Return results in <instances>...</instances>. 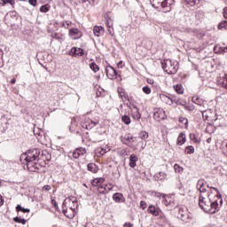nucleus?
I'll return each mask as SVG.
<instances>
[{"label": "nucleus", "mask_w": 227, "mask_h": 227, "mask_svg": "<svg viewBox=\"0 0 227 227\" xmlns=\"http://www.w3.org/2000/svg\"><path fill=\"white\" fill-rule=\"evenodd\" d=\"M221 202H219V199L212 201V199L207 200L205 196L200 195L199 197V207L201 210L205 211L207 214H215L219 212V207H221Z\"/></svg>", "instance_id": "obj_3"}, {"label": "nucleus", "mask_w": 227, "mask_h": 227, "mask_svg": "<svg viewBox=\"0 0 227 227\" xmlns=\"http://www.w3.org/2000/svg\"><path fill=\"white\" fill-rule=\"evenodd\" d=\"M95 153L98 157H102V155H106V150L102 147H98Z\"/></svg>", "instance_id": "obj_34"}, {"label": "nucleus", "mask_w": 227, "mask_h": 227, "mask_svg": "<svg viewBox=\"0 0 227 227\" xmlns=\"http://www.w3.org/2000/svg\"><path fill=\"white\" fill-rule=\"evenodd\" d=\"M69 55L73 56V58H77V56H84V50L82 48L73 47L69 51Z\"/></svg>", "instance_id": "obj_14"}, {"label": "nucleus", "mask_w": 227, "mask_h": 227, "mask_svg": "<svg viewBox=\"0 0 227 227\" xmlns=\"http://www.w3.org/2000/svg\"><path fill=\"white\" fill-rule=\"evenodd\" d=\"M90 70H92V72H94V74H97V72H98V70H100V67L95 62H92L90 64Z\"/></svg>", "instance_id": "obj_35"}, {"label": "nucleus", "mask_w": 227, "mask_h": 227, "mask_svg": "<svg viewBox=\"0 0 227 227\" xmlns=\"http://www.w3.org/2000/svg\"><path fill=\"white\" fill-rule=\"evenodd\" d=\"M98 122L93 121L91 119H86L84 122L82 123V129H86L87 130H91L93 127H97Z\"/></svg>", "instance_id": "obj_12"}, {"label": "nucleus", "mask_w": 227, "mask_h": 227, "mask_svg": "<svg viewBox=\"0 0 227 227\" xmlns=\"http://www.w3.org/2000/svg\"><path fill=\"white\" fill-rule=\"evenodd\" d=\"M218 85L221 86L222 88H225L227 90V74H225L223 77H220L217 80Z\"/></svg>", "instance_id": "obj_21"}, {"label": "nucleus", "mask_w": 227, "mask_h": 227, "mask_svg": "<svg viewBox=\"0 0 227 227\" xmlns=\"http://www.w3.org/2000/svg\"><path fill=\"white\" fill-rule=\"evenodd\" d=\"M129 109L133 120H137V121L138 120H141V114L139 113V108H137L136 105L129 106Z\"/></svg>", "instance_id": "obj_11"}, {"label": "nucleus", "mask_w": 227, "mask_h": 227, "mask_svg": "<svg viewBox=\"0 0 227 227\" xmlns=\"http://www.w3.org/2000/svg\"><path fill=\"white\" fill-rule=\"evenodd\" d=\"M69 35L71 36H75V35H77L78 37H74V39H76V38H79L81 36L80 35H81V31L79 29H77V28H72V29L69 30Z\"/></svg>", "instance_id": "obj_33"}, {"label": "nucleus", "mask_w": 227, "mask_h": 227, "mask_svg": "<svg viewBox=\"0 0 227 227\" xmlns=\"http://www.w3.org/2000/svg\"><path fill=\"white\" fill-rule=\"evenodd\" d=\"M28 3L31 4V6H36V4H38L37 0H28Z\"/></svg>", "instance_id": "obj_51"}, {"label": "nucleus", "mask_w": 227, "mask_h": 227, "mask_svg": "<svg viewBox=\"0 0 227 227\" xmlns=\"http://www.w3.org/2000/svg\"><path fill=\"white\" fill-rule=\"evenodd\" d=\"M190 139L193 141L194 143H200V139L196 137V135L194 133L190 134Z\"/></svg>", "instance_id": "obj_47"}, {"label": "nucleus", "mask_w": 227, "mask_h": 227, "mask_svg": "<svg viewBox=\"0 0 227 227\" xmlns=\"http://www.w3.org/2000/svg\"><path fill=\"white\" fill-rule=\"evenodd\" d=\"M153 116H154V120H157V121L166 120V112L162 108H156L154 110Z\"/></svg>", "instance_id": "obj_10"}, {"label": "nucleus", "mask_w": 227, "mask_h": 227, "mask_svg": "<svg viewBox=\"0 0 227 227\" xmlns=\"http://www.w3.org/2000/svg\"><path fill=\"white\" fill-rule=\"evenodd\" d=\"M160 100H162V102H165V104H168V106H171V104H173V99L164 94L160 95Z\"/></svg>", "instance_id": "obj_26"}, {"label": "nucleus", "mask_w": 227, "mask_h": 227, "mask_svg": "<svg viewBox=\"0 0 227 227\" xmlns=\"http://www.w3.org/2000/svg\"><path fill=\"white\" fill-rule=\"evenodd\" d=\"M113 200L115 203H125V197L122 193L116 192L113 195Z\"/></svg>", "instance_id": "obj_18"}, {"label": "nucleus", "mask_w": 227, "mask_h": 227, "mask_svg": "<svg viewBox=\"0 0 227 227\" xmlns=\"http://www.w3.org/2000/svg\"><path fill=\"white\" fill-rule=\"evenodd\" d=\"M72 24V22L70 21H64L60 23V26H62V27H65L66 29H68V27H70V25Z\"/></svg>", "instance_id": "obj_48"}, {"label": "nucleus", "mask_w": 227, "mask_h": 227, "mask_svg": "<svg viewBox=\"0 0 227 227\" xmlns=\"http://www.w3.org/2000/svg\"><path fill=\"white\" fill-rule=\"evenodd\" d=\"M106 191H108V192H107V194H108V192H109L110 191H113V185L110 184V185L108 186V185L106 184Z\"/></svg>", "instance_id": "obj_54"}, {"label": "nucleus", "mask_w": 227, "mask_h": 227, "mask_svg": "<svg viewBox=\"0 0 227 227\" xmlns=\"http://www.w3.org/2000/svg\"><path fill=\"white\" fill-rule=\"evenodd\" d=\"M62 212L67 219H74L75 214L79 212V202L77 198L71 196L66 198L62 204Z\"/></svg>", "instance_id": "obj_2"}, {"label": "nucleus", "mask_w": 227, "mask_h": 227, "mask_svg": "<svg viewBox=\"0 0 227 227\" xmlns=\"http://www.w3.org/2000/svg\"><path fill=\"white\" fill-rule=\"evenodd\" d=\"M138 137L140 139H142V141L137 142V145H141V150L140 151L145 150V148H146V140L149 137L148 132H146V131H140L138 133ZM143 141H145V143H144Z\"/></svg>", "instance_id": "obj_9"}, {"label": "nucleus", "mask_w": 227, "mask_h": 227, "mask_svg": "<svg viewBox=\"0 0 227 227\" xmlns=\"http://www.w3.org/2000/svg\"><path fill=\"white\" fill-rule=\"evenodd\" d=\"M136 137H133L130 135V133H129L124 135L121 140L123 145H126L129 148H133V150H137V148H136V145H134V143H136Z\"/></svg>", "instance_id": "obj_6"}, {"label": "nucleus", "mask_w": 227, "mask_h": 227, "mask_svg": "<svg viewBox=\"0 0 227 227\" xmlns=\"http://www.w3.org/2000/svg\"><path fill=\"white\" fill-rule=\"evenodd\" d=\"M84 154H86V149L82 147L77 148L73 152L74 159H79L81 155H84Z\"/></svg>", "instance_id": "obj_17"}, {"label": "nucleus", "mask_w": 227, "mask_h": 227, "mask_svg": "<svg viewBox=\"0 0 227 227\" xmlns=\"http://www.w3.org/2000/svg\"><path fill=\"white\" fill-rule=\"evenodd\" d=\"M179 215L182 221H187V219H189V212L187 211V207L179 208Z\"/></svg>", "instance_id": "obj_15"}, {"label": "nucleus", "mask_w": 227, "mask_h": 227, "mask_svg": "<svg viewBox=\"0 0 227 227\" xmlns=\"http://www.w3.org/2000/svg\"><path fill=\"white\" fill-rule=\"evenodd\" d=\"M223 17L224 19H227V8H225L223 11Z\"/></svg>", "instance_id": "obj_60"}, {"label": "nucleus", "mask_w": 227, "mask_h": 227, "mask_svg": "<svg viewBox=\"0 0 227 227\" xmlns=\"http://www.w3.org/2000/svg\"><path fill=\"white\" fill-rule=\"evenodd\" d=\"M52 156L47 151H41L40 149H30L27 153H22L20 157L21 164H26L28 171L36 173L42 168L39 160L43 162H51Z\"/></svg>", "instance_id": "obj_1"}, {"label": "nucleus", "mask_w": 227, "mask_h": 227, "mask_svg": "<svg viewBox=\"0 0 227 227\" xmlns=\"http://www.w3.org/2000/svg\"><path fill=\"white\" fill-rule=\"evenodd\" d=\"M161 68L168 74L172 75L173 74H176L178 72V62L173 61L169 59H164L161 61Z\"/></svg>", "instance_id": "obj_4"}, {"label": "nucleus", "mask_w": 227, "mask_h": 227, "mask_svg": "<svg viewBox=\"0 0 227 227\" xmlns=\"http://www.w3.org/2000/svg\"><path fill=\"white\" fill-rule=\"evenodd\" d=\"M163 204L170 208H176L178 207V201L175 200L171 197H168L163 200Z\"/></svg>", "instance_id": "obj_13"}, {"label": "nucleus", "mask_w": 227, "mask_h": 227, "mask_svg": "<svg viewBox=\"0 0 227 227\" xmlns=\"http://www.w3.org/2000/svg\"><path fill=\"white\" fill-rule=\"evenodd\" d=\"M148 84H153V79H147Z\"/></svg>", "instance_id": "obj_61"}, {"label": "nucleus", "mask_w": 227, "mask_h": 227, "mask_svg": "<svg viewBox=\"0 0 227 227\" xmlns=\"http://www.w3.org/2000/svg\"><path fill=\"white\" fill-rule=\"evenodd\" d=\"M207 189H209L210 192ZM199 191L200 192V196H204V198L207 197L208 198V200H210V192H212V191H215L216 199L219 200L220 205H223V197L221 196V192H219V190H217V188L209 187V185L207 184V186H204V188H201Z\"/></svg>", "instance_id": "obj_5"}, {"label": "nucleus", "mask_w": 227, "mask_h": 227, "mask_svg": "<svg viewBox=\"0 0 227 227\" xmlns=\"http://www.w3.org/2000/svg\"><path fill=\"white\" fill-rule=\"evenodd\" d=\"M186 141L185 138V133H180L178 137H177V145H179L180 146H182V145H184Z\"/></svg>", "instance_id": "obj_27"}, {"label": "nucleus", "mask_w": 227, "mask_h": 227, "mask_svg": "<svg viewBox=\"0 0 227 227\" xmlns=\"http://www.w3.org/2000/svg\"><path fill=\"white\" fill-rule=\"evenodd\" d=\"M187 4H190V6H194V4H198L200 3V0H184Z\"/></svg>", "instance_id": "obj_45"}, {"label": "nucleus", "mask_w": 227, "mask_h": 227, "mask_svg": "<svg viewBox=\"0 0 227 227\" xmlns=\"http://www.w3.org/2000/svg\"><path fill=\"white\" fill-rule=\"evenodd\" d=\"M86 1H88V0H78V3L84 4V3H86Z\"/></svg>", "instance_id": "obj_64"}, {"label": "nucleus", "mask_w": 227, "mask_h": 227, "mask_svg": "<svg viewBox=\"0 0 227 227\" xmlns=\"http://www.w3.org/2000/svg\"><path fill=\"white\" fill-rule=\"evenodd\" d=\"M207 143H208V144L212 143V137H208V138L207 139Z\"/></svg>", "instance_id": "obj_63"}, {"label": "nucleus", "mask_w": 227, "mask_h": 227, "mask_svg": "<svg viewBox=\"0 0 227 227\" xmlns=\"http://www.w3.org/2000/svg\"><path fill=\"white\" fill-rule=\"evenodd\" d=\"M106 74L108 79H119L121 81V75L118 74V72H116V69L111 66H107L106 67Z\"/></svg>", "instance_id": "obj_8"}, {"label": "nucleus", "mask_w": 227, "mask_h": 227, "mask_svg": "<svg viewBox=\"0 0 227 227\" xmlns=\"http://www.w3.org/2000/svg\"><path fill=\"white\" fill-rule=\"evenodd\" d=\"M218 29H227V20L221 21L218 24Z\"/></svg>", "instance_id": "obj_42"}, {"label": "nucleus", "mask_w": 227, "mask_h": 227, "mask_svg": "<svg viewBox=\"0 0 227 227\" xmlns=\"http://www.w3.org/2000/svg\"><path fill=\"white\" fill-rule=\"evenodd\" d=\"M16 210L18 212H23V214H28V212H31V210L29 208H24L20 205H17Z\"/></svg>", "instance_id": "obj_37"}, {"label": "nucleus", "mask_w": 227, "mask_h": 227, "mask_svg": "<svg viewBox=\"0 0 227 227\" xmlns=\"http://www.w3.org/2000/svg\"><path fill=\"white\" fill-rule=\"evenodd\" d=\"M106 27H107V28L108 27H113V24L111 23V21L106 20Z\"/></svg>", "instance_id": "obj_56"}, {"label": "nucleus", "mask_w": 227, "mask_h": 227, "mask_svg": "<svg viewBox=\"0 0 227 227\" xmlns=\"http://www.w3.org/2000/svg\"><path fill=\"white\" fill-rule=\"evenodd\" d=\"M123 227H132V223H125Z\"/></svg>", "instance_id": "obj_58"}, {"label": "nucleus", "mask_w": 227, "mask_h": 227, "mask_svg": "<svg viewBox=\"0 0 227 227\" xmlns=\"http://www.w3.org/2000/svg\"><path fill=\"white\" fill-rule=\"evenodd\" d=\"M4 205V200H3V196L0 195V207H3Z\"/></svg>", "instance_id": "obj_55"}, {"label": "nucleus", "mask_w": 227, "mask_h": 227, "mask_svg": "<svg viewBox=\"0 0 227 227\" xmlns=\"http://www.w3.org/2000/svg\"><path fill=\"white\" fill-rule=\"evenodd\" d=\"M207 185H208V184H207V182L204 179H200L197 182V189H198V191H200V189H203Z\"/></svg>", "instance_id": "obj_31"}, {"label": "nucleus", "mask_w": 227, "mask_h": 227, "mask_svg": "<svg viewBox=\"0 0 227 227\" xmlns=\"http://www.w3.org/2000/svg\"><path fill=\"white\" fill-rule=\"evenodd\" d=\"M121 120L123 121V123H125V125H130V117L128 115H123L121 117Z\"/></svg>", "instance_id": "obj_40"}, {"label": "nucleus", "mask_w": 227, "mask_h": 227, "mask_svg": "<svg viewBox=\"0 0 227 227\" xmlns=\"http://www.w3.org/2000/svg\"><path fill=\"white\" fill-rule=\"evenodd\" d=\"M52 38H56L57 40H59V36H58V33L52 34Z\"/></svg>", "instance_id": "obj_59"}, {"label": "nucleus", "mask_w": 227, "mask_h": 227, "mask_svg": "<svg viewBox=\"0 0 227 227\" xmlns=\"http://www.w3.org/2000/svg\"><path fill=\"white\" fill-rule=\"evenodd\" d=\"M87 168L88 171H90V173H98V166L95 163H89Z\"/></svg>", "instance_id": "obj_24"}, {"label": "nucleus", "mask_w": 227, "mask_h": 227, "mask_svg": "<svg viewBox=\"0 0 227 227\" xmlns=\"http://www.w3.org/2000/svg\"><path fill=\"white\" fill-rule=\"evenodd\" d=\"M40 12L42 13H47V12H49V4H44V5L41 6Z\"/></svg>", "instance_id": "obj_44"}, {"label": "nucleus", "mask_w": 227, "mask_h": 227, "mask_svg": "<svg viewBox=\"0 0 227 227\" xmlns=\"http://www.w3.org/2000/svg\"><path fill=\"white\" fill-rule=\"evenodd\" d=\"M15 82H17V79L12 78V79L11 80V84H15Z\"/></svg>", "instance_id": "obj_62"}, {"label": "nucleus", "mask_w": 227, "mask_h": 227, "mask_svg": "<svg viewBox=\"0 0 227 227\" xmlns=\"http://www.w3.org/2000/svg\"><path fill=\"white\" fill-rule=\"evenodd\" d=\"M140 207L143 210H145L148 205L146 204V202H145L144 200L140 201Z\"/></svg>", "instance_id": "obj_50"}, {"label": "nucleus", "mask_w": 227, "mask_h": 227, "mask_svg": "<svg viewBox=\"0 0 227 227\" xmlns=\"http://www.w3.org/2000/svg\"><path fill=\"white\" fill-rule=\"evenodd\" d=\"M192 101L193 102V104H196L197 106H200L201 107V106H203L205 104V101H203V99H201L200 97L195 96L192 98Z\"/></svg>", "instance_id": "obj_28"}, {"label": "nucleus", "mask_w": 227, "mask_h": 227, "mask_svg": "<svg viewBox=\"0 0 227 227\" xmlns=\"http://www.w3.org/2000/svg\"><path fill=\"white\" fill-rule=\"evenodd\" d=\"M117 154L120 156V157H127L129 155H130V150L127 149V148H124V149H119L117 151Z\"/></svg>", "instance_id": "obj_23"}, {"label": "nucleus", "mask_w": 227, "mask_h": 227, "mask_svg": "<svg viewBox=\"0 0 227 227\" xmlns=\"http://www.w3.org/2000/svg\"><path fill=\"white\" fill-rule=\"evenodd\" d=\"M184 152H185V153H188L189 155H191V153H194V146H192V145L186 146Z\"/></svg>", "instance_id": "obj_39"}, {"label": "nucleus", "mask_w": 227, "mask_h": 227, "mask_svg": "<svg viewBox=\"0 0 227 227\" xmlns=\"http://www.w3.org/2000/svg\"><path fill=\"white\" fill-rule=\"evenodd\" d=\"M151 4L153 8H155L156 10H159L160 12L162 0H151Z\"/></svg>", "instance_id": "obj_22"}, {"label": "nucleus", "mask_w": 227, "mask_h": 227, "mask_svg": "<svg viewBox=\"0 0 227 227\" xmlns=\"http://www.w3.org/2000/svg\"><path fill=\"white\" fill-rule=\"evenodd\" d=\"M137 160H139L137 155L134 153L130 154L129 163V168H136Z\"/></svg>", "instance_id": "obj_19"}, {"label": "nucleus", "mask_w": 227, "mask_h": 227, "mask_svg": "<svg viewBox=\"0 0 227 227\" xmlns=\"http://www.w3.org/2000/svg\"><path fill=\"white\" fill-rule=\"evenodd\" d=\"M107 185L106 184H101L98 187V192H99V194H107Z\"/></svg>", "instance_id": "obj_30"}, {"label": "nucleus", "mask_w": 227, "mask_h": 227, "mask_svg": "<svg viewBox=\"0 0 227 227\" xmlns=\"http://www.w3.org/2000/svg\"><path fill=\"white\" fill-rule=\"evenodd\" d=\"M168 175L165 172H159L154 175V179L156 182H162V180H166Z\"/></svg>", "instance_id": "obj_20"}, {"label": "nucleus", "mask_w": 227, "mask_h": 227, "mask_svg": "<svg viewBox=\"0 0 227 227\" xmlns=\"http://www.w3.org/2000/svg\"><path fill=\"white\" fill-rule=\"evenodd\" d=\"M5 4L13 6V4H15V0H0V6H5Z\"/></svg>", "instance_id": "obj_36"}, {"label": "nucleus", "mask_w": 227, "mask_h": 227, "mask_svg": "<svg viewBox=\"0 0 227 227\" xmlns=\"http://www.w3.org/2000/svg\"><path fill=\"white\" fill-rule=\"evenodd\" d=\"M107 29H108L109 35L113 36L114 35V29L113 28V27H108Z\"/></svg>", "instance_id": "obj_52"}, {"label": "nucleus", "mask_w": 227, "mask_h": 227, "mask_svg": "<svg viewBox=\"0 0 227 227\" xmlns=\"http://www.w3.org/2000/svg\"><path fill=\"white\" fill-rule=\"evenodd\" d=\"M13 221L14 223H18L19 224H26V223L27 222L26 219L20 218L19 216L14 217Z\"/></svg>", "instance_id": "obj_38"}, {"label": "nucleus", "mask_w": 227, "mask_h": 227, "mask_svg": "<svg viewBox=\"0 0 227 227\" xmlns=\"http://www.w3.org/2000/svg\"><path fill=\"white\" fill-rule=\"evenodd\" d=\"M104 182H106V179L99 177L92 180L91 184L94 187H100Z\"/></svg>", "instance_id": "obj_25"}, {"label": "nucleus", "mask_w": 227, "mask_h": 227, "mask_svg": "<svg viewBox=\"0 0 227 227\" xmlns=\"http://www.w3.org/2000/svg\"><path fill=\"white\" fill-rule=\"evenodd\" d=\"M148 214H152L154 217L160 215V209L157 208L155 206H149L147 208Z\"/></svg>", "instance_id": "obj_16"}, {"label": "nucleus", "mask_w": 227, "mask_h": 227, "mask_svg": "<svg viewBox=\"0 0 227 227\" xmlns=\"http://www.w3.org/2000/svg\"><path fill=\"white\" fill-rule=\"evenodd\" d=\"M174 90L178 95H184V86H182V84L174 85Z\"/></svg>", "instance_id": "obj_32"}, {"label": "nucleus", "mask_w": 227, "mask_h": 227, "mask_svg": "<svg viewBox=\"0 0 227 227\" xmlns=\"http://www.w3.org/2000/svg\"><path fill=\"white\" fill-rule=\"evenodd\" d=\"M179 122L184 123L185 127H189V120L185 117H179Z\"/></svg>", "instance_id": "obj_43"}, {"label": "nucleus", "mask_w": 227, "mask_h": 227, "mask_svg": "<svg viewBox=\"0 0 227 227\" xmlns=\"http://www.w3.org/2000/svg\"><path fill=\"white\" fill-rule=\"evenodd\" d=\"M174 169L176 173H184V168H182L180 165L176 163L174 165Z\"/></svg>", "instance_id": "obj_41"}, {"label": "nucleus", "mask_w": 227, "mask_h": 227, "mask_svg": "<svg viewBox=\"0 0 227 227\" xmlns=\"http://www.w3.org/2000/svg\"><path fill=\"white\" fill-rule=\"evenodd\" d=\"M142 90L145 95H150V93H152V89H150L149 86H144Z\"/></svg>", "instance_id": "obj_46"}, {"label": "nucleus", "mask_w": 227, "mask_h": 227, "mask_svg": "<svg viewBox=\"0 0 227 227\" xmlns=\"http://www.w3.org/2000/svg\"><path fill=\"white\" fill-rule=\"evenodd\" d=\"M43 189H44L45 191H51V185H44V186H43Z\"/></svg>", "instance_id": "obj_57"}, {"label": "nucleus", "mask_w": 227, "mask_h": 227, "mask_svg": "<svg viewBox=\"0 0 227 227\" xmlns=\"http://www.w3.org/2000/svg\"><path fill=\"white\" fill-rule=\"evenodd\" d=\"M117 67L118 68H123V61L121 60L120 62H118Z\"/></svg>", "instance_id": "obj_53"}, {"label": "nucleus", "mask_w": 227, "mask_h": 227, "mask_svg": "<svg viewBox=\"0 0 227 227\" xmlns=\"http://www.w3.org/2000/svg\"><path fill=\"white\" fill-rule=\"evenodd\" d=\"M155 196L156 198H163V200L168 199V195L160 192H155Z\"/></svg>", "instance_id": "obj_49"}, {"label": "nucleus", "mask_w": 227, "mask_h": 227, "mask_svg": "<svg viewBox=\"0 0 227 227\" xmlns=\"http://www.w3.org/2000/svg\"><path fill=\"white\" fill-rule=\"evenodd\" d=\"M93 32L95 36H100L104 33V27L96 26L93 28Z\"/></svg>", "instance_id": "obj_29"}, {"label": "nucleus", "mask_w": 227, "mask_h": 227, "mask_svg": "<svg viewBox=\"0 0 227 227\" xmlns=\"http://www.w3.org/2000/svg\"><path fill=\"white\" fill-rule=\"evenodd\" d=\"M173 6H175V0H161V7L160 12L168 13V12L173 10Z\"/></svg>", "instance_id": "obj_7"}]
</instances>
